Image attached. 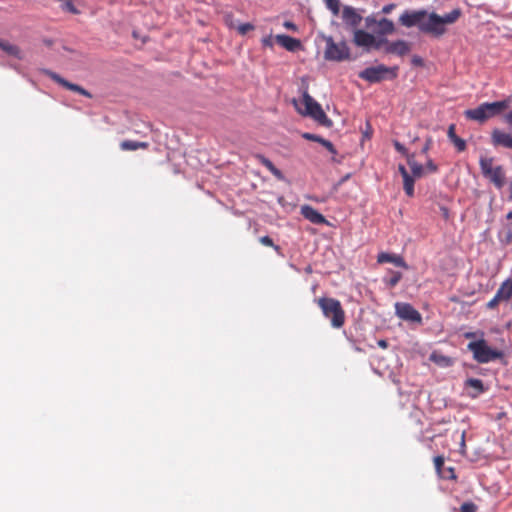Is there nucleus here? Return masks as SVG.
Segmentation results:
<instances>
[{
  "instance_id": "nucleus-1",
  "label": "nucleus",
  "mask_w": 512,
  "mask_h": 512,
  "mask_svg": "<svg viewBox=\"0 0 512 512\" xmlns=\"http://www.w3.org/2000/svg\"><path fill=\"white\" fill-rule=\"evenodd\" d=\"M325 318L330 320L333 328L339 329L345 323V311L339 300L331 297L315 299Z\"/></svg>"
},
{
  "instance_id": "nucleus-2",
  "label": "nucleus",
  "mask_w": 512,
  "mask_h": 512,
  "mask_svg": "<svg viewBox=\"0 0 512 512\" xmlns=\"http://www.w3.org/2000/svg\"><path fill=\"white\" fill-rule=\"evenodd\" d=\"M399 23L406 27H417L418 30L431 36L430 13L425 9L405 10L399 17Z\"/></svg>"
},
{
  "instance_id": "nucleus-3",
  "label": "nucleus",
  "mask_w": 512,
  "mask_h": 512,
  "mask_svg": "<svg viewBox=\"0 0 512 512\" xmlns=\"http://www.w3.org/2000/svg\"><path fill=\"white\" fill-rule=\"evenodd\" d=\"M302 102L304 104V110L298 108L297 102L294 101V104L300 114L312 118L319 125L326 128H331L333 126L332 120L327 117L321 105L312 96H310L307 91H304L303 93Z\"/></svg>"
},
{
  "instance_id": "nucleus-4",
  "label": "nucleus",
  "mask_w": 512,
  "mask_h": 512,
  "mask_svg": "<svg viewBox=\"0 0 512 512\" xmlns=\"http://www.w3.org/2000/svg\"><path fill=\"white\" fill-rule=\"evenodd\" d=\"M509 107V101H496V102H485L480 104L475 109H468L464 112L467 119L475 120L480 123L485 122L491 117L499 115L501 112Z\"/></svg>"
},
{
  "instance_id": "nucleus-5",
  "label": "nucleus",
  "mask_w": 512,
  "mask_h": 512,
  "mask_svg": "<svg viewBox=\"0 0 512 512\" xmlns=\"http://www.w3.org/2000/svg\"><path fill=\"white\" fill-rule=\"evenodd\" d=\"M398 66L388 67L384 64L367 67L360 71L358 77L369 83H379L384 80H393L398 76Z\"/></svg>"
},
{
  "instance_id": "nucleus-6",
  "label": "nucleus",
  "mask_w": 512,
  "mask_h": 512,
  "mask_svg": "<svg viewBox=\"0 0 512 512\" xmlns=\"http://www.w3.org/2000/svg\"><path fill=\"white\" fill-rule=\"evenodd\" d=\"M467 349L472 352L473 359L478 363H489L503 357V352L492 349L484 339L471 341L467 345Z\"/></svg>"
},
{
  "instance_id": "nucleus-7",
  "label": "nucleus",
  "mask_w": 512,
  "mask_h": 512,
  "mask_svg": "<svg viewBox=\"0 0 512 512\" xmlns=\"http://www.w3.org/2000/svg\"><path fill=\"white\" fill-rule=\"evenodd\" d=\"M494 158L481 156L479 165L482 175L488 179L494 186L501 189L505 185V171L501 165L493 166Z\"/></svg>"
},
{
  "instance_id": "nucleus-8",
  "label": "nucleus",
  "mask_w": 512,
  "mask_h": 512,
  "mask_svg": "<svg viewBox=\"0 0 512 512\" xmlns=\"http://www.w3.org/2000/svg\"><path fill=\"white\" fill-rule=\"evenodd\" d=\"M461 14L462 12L459 8L453 9L443 16H440L435 12H431V36L434 38H440L443 36L447 31L446 25L455 23L460 18Z\"/></svg>"
},
{
  "instance_id": "nucleus-9",
  "label": "nucleus",
  "mask_w": 512,
  "mask_h": 512,
  "mask_svg": "<svg viewBox=\"0 0 512 512\" xmlns=\"http://www.w3.org/2000/svg\"><path fill=\"white\" fill-rule=\"evenodd\" d=\"M326 42L324 58L329 61L341 62L350 58V49L345 41L336 43L331 36L320 34Z\"/></svg>"
},
{
  "instance_id": "nucleus-10",
  "label": "nucleus",
  "mask_w": 512,
  "mask_h": 512,
  "mask_svg": "<svg viewBox=\"0 0 512 512\" xmlns=\"http://www.w3.org/2000/svg\"><path fill=\"white\" fill-rule=\"evenodd\" d=\"M395 314L397 317L404 321L412 323H422L421 314L409 303L396 302L395 303Z\"/></svg>"
},
{
  "instance_id": "nucleus-11",
  "label": "nucleus",
  "mask_w": 512,
  "mask_h": 512,
  "mask_svg": "<svg viewBox=\"0 0 512 512\" xmlns=\"http://www.w3.org/2000/svg\"><path fill=\"white\" fill-rule=\"evenodd\" d=\"M44 73L49 78H51L54 82H56L57 84L61 85L65 89L73 91V92H76V93H79V94H81V95H83V96H85L87 98H92V94L88 90L84 89L82 86H80L78 84H74L72 82H69L65 78L61 77L59 74H57V73H55L53 71H50V70H44Z\"/></svg>"
},
{
  "instance_id": "nucleus-12",
  "label": "nucleus",
  "mask_w": 512,
  "mask_h": 512,
  "mask_svg": "<svg viewBox=\"0 0 512 512\" xmlns=\"http://www.w3.org/2000/svg\"><path fill=\"white\" fill-rule=\"evenodd\" d=\"M342 19L348 27L355 30L363 18L352 6H344L342 10Z\"/></svg>"
},
{
  "instance_id": "nucleus-13",
  "label": "nucleus",
  "mask_w": 512,
  "mask_h": 512,
  "mask_svg": "<svg viewBox=\"0 0 512 512\" xmlns=\"http://www.w3.org/2000/svg\"><path fill=\"white\" fill-rule=\"evenodd\" d=\"M353 42L358 47H363L367 52L371 50L374 42V35L361 29L354 30Z\"/></svg>"
},
{
  "instance_id": "nucleus-14",
  "label": "nucleus",
  "mask_w": 512,
  "mask_h": 512,
  "mask_svg": "<svg viewBox=\"0 0 512 512\" xmlns=\"http://www.w3.org/2000/svg\"><path fill=\"white\" fill-rule=\"evenodd\" d=\"M491 141L495 147L502 146L512 149V136L499 129H494L492 131Z\"/></svg>"
},
{
  "instance_id": "nucleus-15",
  "label": "nucleus",
  "mask_w": 512,
  "mask_h": 512,
  "mask_svg": "<svg viewBox=\"0 0 512 512\" xmlns=\"http://www.w3.org/2000/svg\"><path fill=\"white\" fill-rule=\"evenodd\" d=\"M301 215L305 219L309 220L311 223L316 224V225L327 223V220L325 219V217L321 213H319L316 209H314L313 207H311L309 205H303L301 207Z\"/></svg>"
},
{
  "instance_id": "nucleus-16",
  "label": "nucleus",
  "mask_w": 512,
  "mask_h": 512,
  "mask_svg": "<svg viewBox=\"0 0 512 512\" xmlns=\"http://www.w3.org/2000/svg\"><path fill=\"white\" fill-rule=\"evenodd\" d=\"M410 51V44L404 40H397L394 42L387 43L385 47V53L396 54L398 56H404Z\"/></svg>"
},
{
  "instance_id": "nucleus-17",
  "label": "nucleus",
  "mask_w": 512,
  "mask_h": 512,
  "mask_svg": "<svg viewBox=\"0 0 512 512\" xmlns=\"http://www.w3.org/2000/svg\"><path fill=\"white\" fill-rule=\"evenodd\" d=\"M377 261L378 263H392L397 267L408 268L403 257L397 254L382 252L377 256Z\"/></svg>"
},
{
  "instance_id": "nucleus-18",
  "label": "nucleus",
  "mask_w": 512,
  "mask_h": 512,
  "mask_svg": "<svg viewBox=\"0 0 512 512\" xmlns=\"http://www.w3.org/2000/svg\"><path fill=\"white\" fill-rule=\"evenodd\" d=\"M275 39L279 45L291 52H294L301 47L300 40L288 35L279 34L275 37Z\"/></svg>"
},
{
  "instance_id": "nucleus-19",
  "label": "nucleus",
  "mask_w": 512,
  "mask_h": 512,
  "mask_svg": "<svg viewBox=\"0 0 512 512\" xmlns=\"http://www.w3.org/2000/svg\"><path fill=\"white\" fill-rule=\"evenodd\" d=\"M373 31L379 36L393 34L395 31V25L391 20L387 18H381L378 20L377 26L375 29H373Z\"/></svg>"
},
{
  "instance_id": "nucleus-20",
  "label": "nucleus",
  "mask_w": 512,
  "mask_h": 512,
  "mask_svg": "<svg viewBox=\"0 0 512 512\" xmlns=\"http://www.w3.org/2000/svg\"><path fill=\"white\" fill-rule=\"evenodd\" d=\"M465 387L473 389V391L469 392V396L472 398H477L480 394L486 391L482 380L476 378H468L465 381Z\"/></svg>"
},
{
  "instance_id": "nucleus-21",
  "label": "nucleus",
  "mask_w": 512,
  "mask_h": 512,
  "mask_svg": "<svg viewBox=\"0 0 512 512\" xmlns=\"http://www.w3.org/2000/svg\"><path fill=\"white\" fill-rule=\"evenodd\" d=\"M256 159L259 161V163L266 167L278 180L283 181L285 179L283 173L264 155L257 154Z\"/></svg>"
},
{
  "instance_id": "nucleus-22",
  "label": "nucleus",
  "mask_w": 512,
  "mask_h": 512,
  "mask_svg": "<svg viewBox=\"0 0 512 512\" xmlns=\"http://www.w3.org/2000/svg\"><path fill=\"white\" fill-rule=\"evenodd\" d=\"M455 129H456L455 124H451L448 127L447 136H448L449 140L454 144L456 149L459 152H462L466 149V141L456 135Z\"/></svg>"
},
{
  "instance_id": "nucleus-23",
  "label": "nucleus",
  "mask_w": 512,
  "mask_h": 512,
  "mask_svg": "<svg viewBox=\"0 0 512 512\" xmlns=\"http://www.w3.org/2000/svg\"><path fill=\"white\" fill-rule=\"evenodd\" d=\"M0 49L10 56H13L17 59H22L20 48L14 44L9 43L8 41L0 39Z\"/></svg>"
},
{
  "instance_id": "nucleus-24",
  "label": "nucleus",
  "mask_w": 512,
  "mask_h": 512,
  "mask_svg": "<svg viewBox=\"0 0 512 512\" xmlns=\"http://www.w3.org/2000/svg\"><path fill=\"white\" fill-rule=\"evenodd\" d=\"M415 155H407V163L411 169L412 175L415 178H420L424 175V166L415 161Z\"/></svg>"
},
{
  "instance_id": "nucleus-25",
  "label": "nucleus",
  "mask_w": 512,
  "mask_h": 512,
  "mask_svg": "<svg viewBox=\"0 0 512 512\" xmlns=\"http://www.w3.org/2000/svg\"><path fill=\"white\" fill-rule=\"evenodd\" d=\"M149 147L148 142H140L133 140H124L120 143V148L124 151H134L137 149H147Z\"/></svg>"
},
{
  "instance_id": "nucleus-26",
  "label": "nucleus",
  "mask_w": 512,
  "mask_h": 512,
  "mask_svg": "<svg viewBox=\"0 0 512 512\" xmlns=\"http://www.w3.org/2000/svg\"><path fill=\"white\" fill-rule=\"evenodd\" d=\"M429 359L440 367H450L453 364L452 358L438 352L431 353Z\"/></svg>"
},
{
  "instance_id": "nucleus-27",
  "label": "nucleus",
  "mask_w": 512,
  "mask_h": 512,
  "mask_svg": "<svg viewBox=\"0 0 512 512\" xmlns=\"http://www.w3.org/2000/svg\"><path fill=\"white\" fill-rule=\"evenodd\" d=\"M501 301H506L512 296V282L506 280L502 283L500 288L495 294Z\"/></svg>"
},
{
  "instance_id": "nucleus-28",
  "label": "nucleus",
  "mask_w": 512,
  "mask_h": 512,
  "mask_svg": "<svg viewBox=\"0 0 512 512\" xmlns=\"http://www.w3.org/2000/svg\"><path fill=\"white\" fill-rule=\"evenodd\" d=\"M414 178L413 176L409 175L406 178H403V188L405 193L412 197L414 195Z\"/></svg>"
},
{
  "instance_id": "nucleus-29",
  "label": "nucleus",
  "mask_w": 512,
  "mask_h": 512,
  "mask_svg": "<svg viewBox=\"0 0 512 512\" xmlns=\"http://www.w3.org/2000/svg\"><path fill=\"white\" fill-rule=\"evenodd\" d=\"M324 2L327 9L330 10L334 16H337L340 13V0H324Z\"/></svg>"
},
{
  "instance_id": "nucleus-30",
  "label": "nucleus",
  "mask_w": 512,
  "mask_h": 512,
  "mask_svg": "<svg viewBox=\"0 0 512 512\" xmlns=\"http://www.w3.org/2000/svg\"><path fill=\"white\" fill-rule=\"evenodd\" d=\"M391 276L388 278V279H384V281L386 282V284L390 287V288H393L395 287L399 281L401 280L402 278V273L401 272H398V271H391Z\"/></svg>"
},
{
  "instance_id": "nucleus-31",
  "label": "nucleus",
  "mask_w": 512,
  "mask_h": 512,
  "mask_svg": "<svg viewBox=\"0 0 512 512\" xmlns=\"http://www.w3.org/2000/svg\"><path fill=\"white\" fill-rule=\"evenodd\" d=\"M388 39L383 37L374 36V42L371 44V50H380L382 48L385 49L387 47Z\"/></svg>"
},
{
  "instance_id": "nucleus-32",
  "label": "nucleus",
  "mask_w": 512,
  "mask_h": 512,
  "mask_svg": "<svg viewBox=\"0 0 512 512\" xmlns=\"http://www.w3.org/2000/svg\"><path fill=\"white\" fill-rule=\"evenodd\" d=\"M259 241L264 246L273 247L278 254H281V248L278 245H275L269 236H262L259 238Z\"/></svg>"
},
{
  "instance_id": "nucleus-33",
  "label": "nucleus",
  "mask_w": 512,
  "mask_h": 512,
  "mask_svg": "<svg viewBox=\"0 0 512 512\" xmlns=\"http://www.w3.org/2000/svg\"><path fill=\"white\" fill-rule=\"evenodd\" d=\"M477 506L472 502H465L460 507V512H476Z\"/></svg>"
},
{
  "instance_id": "nucleus-34",
  "label": "nucleus",
  "mask_w": 512,
  "mask_h": 512,
  "mask_svg": "<svg viewBox=\"0 0 512 512\" xmlns=\"http://www.w3.org/2000/svg\"><path fill=\"white\" fill-rule=\"evenodd\" d=\"M254 29V26L250 23H244V24H240L238 27H237V31L239 32V34L241 35H245L247 34L249 31L253 30Z\"/></svg>"
},
{
  "instance_id": "nucleus-35",
  "label": "nucleus",
  "mask_w": 512,
  "mask_h": 512,
  "mask_svg": "<svg viewBox=\"0 0 512 512\" xmlns=\"http://www.w3.org/2000/svg\"><path fill=\"white\" fill-rule=\"evenodd\" d=\"M302 137L306 140H309V141H315V142H318V143H322V140H324V138L316 135V134H312V133H303L302 134Z\"/></svg>"
},
{
  "instance_id": "nucleus-36",
  "label": "nucleus",
  "mask_w": 512,
  "mask_h": 512,
  "mask_svg": "<svg viewBox=\"0 0 512 512\" xmlns=\"http://www.w3.org/2000/svg\"><path fill=\"white\" fill-rule=\"evenodd\" d=\"M434 465L438 473L441 472V469L444 465V457L441 455H438L434 458Z\"/></svg>"
},
{
  "instance_id": "nucleus-37",
  "label": "nucleus",
  "mask_w": 512,
  "mask_h": 512,
  "mask_svg": "<svg viewBox=\"0 0 512 512\" xmlns=\"http://www.w3.org/2000/svg\"><path fill=\"white\" fill-rule=\"evenodd\" d=\"M378 20L374 16H368L365 18V26L368 29H372L373 26H377Z\"/></svg>"
},
{
  "instance_id": "nucleus-38",
  "label": "nucleus",
  "mask_w": 512,
  "mask_h": 512,
  "mask_svg": "<svg viewBox=\"0 0 512 512\" xmlns=\"http://www.w3.org/2000/svg\"><path fill=\"white\" fill-rule=\"evenodd\" d=\"M394 147L395 149L405 155L407 157V155H410L408 152H407V149L405 148V146L403 144H401L399 141H394Z\"/></svg>"
},
{
  "instance_id": "nucleus-39",
  "label": "nucleus",
  "mask_w": 512,
  "mask_h": 512,
  "mask_svg": "<svg viewBox=\"0 0 512 512\" xmlns=\"http://www.w3.org/2000/svg\"><path fill=\"white\" fill-rule=\"evenodd\" d=\"M321 145H323L330 153H332V154L337 153L334 145L330 141L324 139V140H322Z\"/></svg>"
},
{
  "instance_id": "nucleus-40",
  "label": "nucleus",
  "mask_w": 512,
  "mask_h": 512,
  "mask_svg": "<svg viewBox=\"0 0 512 512\" xmlns=\"http://www.w3.org/2000/svg\"><path fill=\"white\" fill-rule=\"evenodd\" d=\"M501 300L499 298H497V296L495 295L488 303H487V307L489 309H493L497 306V304L500 302Z\"/></svg>"
},
{
  "instance_id": "nucleus-41",
  "label": "nucleus",
  "mask_w": 512,
  "mask_h": 512,
  "mask_svg": "<svg viewBox=\"0 0 512 512\" xmlns=\"http://www.w3.org/2000/svg\"><path fill=\"white\" fill-rule=\"evenodd\" d=\"M396 7V4L394 3H390V4H387L385 5L383 8H382V13L383 14H389L391 13V11Z\"/></svg>"
},
{
  "instance_id": "nucleus-42",
  "label": "nucleus",
  "mask_w": 512,
  "mask_h": 512,
  "mask_svg": "<svg viewBox=\"0 0 512 512\" xmlns=\"http://www.w3.org/2000/svg\"><path fill=\"white\" fill-rule=\"evenodd\" d=\"M398 170L402 176V178H406L407 176H409L410 174L408 173L407 169L405 168L404 165L400 164L398 166Z\"/></svg>"
},
{
  "instance_id": "nucleus-43",
  "label": "nucleus",
  "mask_w": 512,
  "mask_h": 512,
  "mask_svg": "<svg viewBox=\"0 0 512 512\" xmlns=\"http://www.w3.org/2000/svg\"><path fill=\"white\" fill-rule=\"evenodd\" d=\"M412 64L415 66H422L423 65V59L419 56H413L412 58Z\"/></svg>"
},
{
  "instance_id": "nucleus-44",
  "label": "nucleus",
  "mask_w": 512,
  "mask_h": 512,
  "mask_svg": "<svg viewBox=\"0 0 512 512\" xmlns=\"http://www.w3.org/2000/svg\"><path fill=\"white\" fill-rule=\"evenodd\" d=\"M262 43L264 46L272 47L273 46V39L271 36L265 37L262 40Z\"/></svg>"
},
{
  "instance_id": "nucleus-45",
  "label": "nucleus",
  "mask_w": 512,
  "mask_h": 512,
  "mask_svg": "<svg viewBox=\"0 0 512 512\" xmlns=\"http://www.w3.org/2000/svg\"><path fill=\"white\" fill-rule=\"evenodd\" d=\"M426 168L430 171V172H435L437 171V166L433 163L432 160H429L426 164Z\"/></svg>"
},
{
  "instance_id": "nucleus-46",
  "label": "nucleus",
  "mask_w": 512,
  "mask_h": 512,
  "mask_svg": "<svg viewBox=\"0 0 512 512\" xmlns=\"http://www.w3.org/2000/svg\"><path fill=\"white\" fill-rule=\"evenodd\" d=\"M284 27L294 31L297 30V26L291 21L284 22Z\"/></svg>"
},
{
  "instance_id": "nucleus-47",
  "label": "nucleus",
  "mask_w": 512,
  "mask_h": 512,
  "mask_svg": "<svg viewBox=\"0 0 512 512\" xmlns=\"http://www.w3.org/2000/svg\"><path fill=\"white\" fill-rule=\"evenodd\" d=\"M431 143H432V140L429 138V139L426 141V143H425L424 147L422 148V153H427V151L430 149V145H431Z\"/></svg>"
},
{
  "instance_id": "nucleus-48",
  "label": "nucleus",
  "mask_w": 512,
  "mask_h": 512,
  "mask_svg": "<svg viewBox=\"0 0 512 512\" xmlns=\"http://www.w3.org/2000/svg\"><path fill=\"white\" fill-rule=\"evenodd\" d=\"M377 344L379 347H381L382 349H386L388 347V342L384 339H380L377 341Z\"/></svg>"
},
{
  "instance_id": "nucleus-49",
  "label": "nucleus",
  "mask_w": 512,
  "mask_h": 512,
  "mask_svg": "<svg viewBox=\"0 0 512 512\" xmlns=\"http://www.w3.org/2000/svg\"><path fill=\"white\" fill-rule=\"evenodd\" d=\"M440 210H441V212H442L443 217H444L445 219H448V217H449V210H448V208H446V207L442 206V207L440 208Z\"/></svg>"
},
{
  "instance_id": "nucleus-50",
  "label": "nucleus",
  "mask_w": 512,
  "mask_h": 512,
  "mask_svg": "<svg viewBox=\"0 0 512 512\" xmlns=\"http://www.w3.org/2000/svg\"><path fill=\"white\" fill-rule=\"evenodd\" d=\"M505 121L507 122V124H509L510 126H512V111H510V112L505 116Z\"/></svg>"
},
{
  "instance_id": "nucleus-51",
  "label": "nucleus",
  "mask_w": 512,
  "mask_h": 512,
  "mask_svg": "<svg viewBox=\"0 0 512 512\" xmlns=\"http://www.w3.org/2000/svg\"><path fill=\"white\" fill-rule=\"evenodd\" d=\"M508 200L509 201H512V181L510 182L509 184V196H508Z\"/></svg>"
},
{
  "instance_id": "nucleus-52",
  "label": "nucleus",
  "mask_w": 512,
  "mask_h": 512,
  "mask_svg": "<svg viewBox=\"0 0 512 512\" xmlns=\"http://www.w3.org/2000/svg\"><path fill=\"white\" fill-rule=\"evenodd\" d=\"M465 338L469 339V338H474L475 337V333L473 332H467L465 333Z\"/></svg>"
},
{
  "instance_id": "nucleus-53",
  "label": "nucleus",
  "mask_w": 512,
  "mask_h": 512,
  "mask_svg": "<svg viewBox=\"0 0 512 512\" xmlns=\"http://www.w3.org/2000/svg\"><path fill=\"white\" fill-rule=\"evenodd\" d=\"M506 218L509 219V220L512 219V211L507 213Z\"/></svg>"
},
{
  "instance_id": "nucleus-54",
  "label": "nucleus",
  "mask_w": 512,
  "mask_h": 512,
  "mask_svg": "<svg viewBox=\"0 0 512 512\" xmlns=\"http://www.w3.org/2000/svg\"><path fill=\"white\" fill-rule=\"evenodd\" d=\"M464 437H465V432H463V433H462V436H461V438H462V444H464Z\"/></svg>"
}]
</instances>
